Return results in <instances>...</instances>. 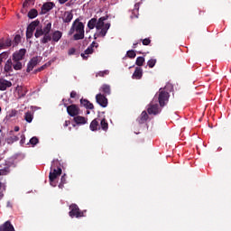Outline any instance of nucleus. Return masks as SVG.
<instances>
[{"instance_id": "42", "label": "nucleus", "mask_w": 231, "mask_h": 231, "mask_svg": "<svg viewBox=\"0 0 231 231\" xmlns=\"http://www.w3.org/2000/svg\"><path fill=\"white\" fill-rule=\"evenodd\" d=\"M9 118H14V116H17V110L15 109H13L9 112V115H8Z\"/></svg>"}, {"instance_id": "24", "label": "nucleus", "mask_w": 231, "mask_h": 231, "mask_svg": "<svg viewBox=\"0 0 231 231\" xmlns=\"http://www.w3.org/2000/svg\"><path fill=\"white\" fill-rule=\"evenodd\" d=\"M80 105L86 109H95V106H93V104L88 99L81 98Z\"/></svg>"}, {"instance_id": "14", "label": "nucleus", "mask_w": 231, "mask_h": 231, "mask_svg": "<svg viewBox=\"0 0 231 231\" xmlns=\"http://www.w3.org/2000/svg\"><path fill=\"white\" fill-rule=\"evenodd\" d=\"M61 19H62L63 23H65L66 24H69V22L73 21V12L65 11Z\"/></svg>"}, {"instance_id": "27", "label": "nucleus", "mask_w": 231, "mask_h": 231, "mask_svg": "<svg viewBox=\"0 0 231 231\" xmlns=\"http://www.w3.org/2000/svg\"><path fill=\"white\" fill-rule=\"evenodd\" d=\"M39 24H41V21L39 20L32 22L27 27V32H32L33 33V32H35V28H37Z\"/></svg>"}, {"instance_id": "46", "label": "nucleus", "mask_w": 231, "mask_h": 231, "mask_svg": "<svg viewBox=\"0 0 231 231\" xmlns=\"http://www.w3.org/2000/svg\"><path fill=\"white\" fill-rule=\"evenodd\" d=\"M88 48H91L93 50L94 48H98V43L97 42H93Z\"/></svg>"}, {"instance_id": "63", "label": "nucleus", "mask_w": 231, "mask_h": 231, "mask_svg": "<svg viewBox=\"0 0 231 231\" xmlns=\"http://www.w3.org/2000/svg\"><path fill=\"white\" fill-rule=\"evenodd\" d=\"M1 111H2V108H1V106H0V113H1Z\"/></svg>"}, {"instance_id": "9", "label": "nucleus", "mask_w": 231, "mask_h": 231, "mask_svg": "<svg viewBox=\"0 0 231 231\" xmlns=\"http://www.w3.org/2000/svg\"><path fill=\"white\" fill-rule=\"evenodd\" d=\"M67 113L69 116H78V115H80V108L79 106L72 104L69 106H67Z\"/></svg>"}, {"instance_id": "23", "label": "nucleus", "mask_w": 231, "mask_h": 231, "mask_svg": "<svg viewBox=\"0 0 231 231\" xmlns=\"http://www.w3.org/2000/svg\"><path fill=\"white\" fill-rule=\"evenodd\" d=\"M0 231H15V228H14V226L10 221H6L0 226Z\"/></svg>"}, {"instance_id": "7", "label": "nucleus", "mask_w": 231, "mask_h": 231, "mask_svg": "<svg viewBox=\"0 0 231 231\" xmlns=\"http://www.w3.org/2000/svg\"><path fill=\"white\" fill-rule=\"evenodd\" d=\"M69 216L70 217H84V211H80V208L77 204H71L69 206Z\"/></svg>"}, {"instance_id": "39", "label": "nucleus", "mask_w": 231, "mask_h": 231, "mask_svg": "<svg viewBox=\"0 0 231 231\" xmlns=\"http://www.w3.org/2000/svg\"><path fill=\"white\" fill-rule=\"evenodd\" d=\"M126 55L129 57V59H134V57H136V52L131 50L127 51Z\"/></svg>"}, {"instance_id": "38", "label": "nucleus", "mask_w": 231, "mask_h": 231, "mask_svg": "<svg viewBox=\"0 0 231 231\" xmlns=\"http://www.w3.org/2000/svg\"><path fill=\"white\" fill-rule=\"evenodd\" d=\"M106 75H109V70L99 71L96 74V77H106Z\"/></svg>"}, {"instance_id": "44", "label": "nucleus", "mask_w": 231, "mask_h": 231, "mask_svg": "<svg viewBox=\"0 0 231 231\" xmlns=\"http://www.w3.org/2000/svg\"><path fill=\"white\" fill-rule=\"evenodd\" d=\"M143 46H149L151 44V39L149 38H146V39H143V40H141Z\"/></svg>"}, {"instance_id": "11", "label": "nucleus", "mask_w": 231, "mask_h": 231, "mask_svg": "<svg viewBox=\"0 0 231 231\" xmlns=\"http://www.w3.org/2000/svg\"><path fill=\"white\" fill-rule=\"evenodd\" d=\"M39 64V57L35 56L30 60V61L27 64V73H30V71H33V68Z\"/></svg>"}, {"instance_id": "30", "label": "nucleus", "mask_w": 231, "mask_h": 231, "mask_svg": "<svg viewBox=\"0 0 231 231\" xmlns=\"http://www.w3.org/2000/svg\"><path fill=\"white\" fill-rule=\"evenodd\" d=\"M88 28H89V30H94L95 28H97V18H91L88 21Z\"/></svg>"}, {"instance_id": "29", "label": "nucleus", "mask_w": 231, "mask_h": 231, "mask_svg": "<svg viewBox=\"0 0 231 231\" xmlns=\"http://www.w3.org/2000/svg\"><path fill=\"white\" fill-rule=\"evenodd\" d=\"M93 49H91V47H88L87 50H85L84 53H81V57L83 59V60H88V55H91V53H93Z\"/></svg>"}, {"instance_id": "57", "label": "nucleus", "mask_w": 231, "mask_h": 231, "mask_svg": "<svg viewBox=\"0 0 231 231\" xmlns=\"http://www.w3.org/2000/svg\"><path fill=\"white\" fill-rule=\"evenodd\" d=\"M136 46H138V42H135V43L133 44L134 49L136 48Z\"/></svg>"}, {"instance_id": "20", "label": "nucleus", "mask_w": 231, "mask_h": 231, "mask_svg": "<svg viewBox=\"0 0 231 231\" xmlns=\"http://www.w3.org/2000/svg\"><path fill=\"white\" fill-rule=\"evenodd\" d=\"M75 124H77V125H84L86 124H88V119H86V117L82 116H76L73 118Z\"/></svg>"}, {"instance_id": "15", "label": "nucleus", "mask_w": 231, "mask_h": 231, "mask_svg": "<svg viewBox=\"0 0 231 231\" xmlns=\"http://www.w3.org/2000/svg\"><path fill=\"white\" fill-rule=\"evenodd\" d=\"M5 142L9 145H12V143H14V142H19V136L14 134V131L11 130L8 137L5 139Z\"/></svg>"}, {"instance_id": "52", "label": "nucleus", "mask_w": 231, "mask_h": 231, "mask_svg": "<svg viewBox=\"0 0 231 231\" xmlns=\"http://www.w3.org/2000/svg\"><path fill=\"white\" fill-rule=\"evenodd\" d=\"M69 124H71V121H69V120L65 121L63 126H64V127H68V125H69Z\"/></svg>"}, {"instance_id": "41", "label": "nucleus", "mask_w": 231, "mask_h": 231, "mask_svg": "<svg viewBox=\"0 0 231 231\" xmlns=\"http://www.w3.org/2000/svg\"><path fill=\"white\" fill-rule=\"evenodd\" d=\"M48 68L47 64L42 65V67L38 68L37 69L34 70V73H39L41 71H43V69H46Z\"/></svg>"}, {"instance_id": "21", "label": "nucleus", "mask_w": 231, "mask_h": 231, "mask_svg": "<svg viewBox=\"0 0 231 231\" xmlns=\"http://www.w3.org/2000/svg\"><path fill=\"white\" fill-rule=\"evenodd\" d=\"M90 131H98L100 129V118H96L90 123Z\"/></svg>"}, {"instance_id": "22", "label": "nucleus", "mask_w": 231, "mask_h": 231, "mask_svg": "<svg viewBox=\"0 0 231 231\" xmlns=\"http://www.w3.org/2000/svg\"><path fill=\"white\" fill-rule=\"evenodd\" d=\"M99 91H101V93H103L105 97H107L108 95H111V86L107 84H103L99 88Z\"/></svg>"}, {"instance_id": "54", "label": "nucleus", "mask_w": 231, "mask_h": 231, "mask_svg": "<svg viewBox=\"0 0 231 231\" xmlns=\"http://www.w3.org/2000/svg\"><path fill=\"white\" fill-rule=\"evenodd\" d=\"M21 128L19 127V126H14V132L15 133H19V130H20Z\"/></svg>"}, {"instance_id": "12", "label": "nucleus", "mask_w": 231, "mask_h": 231, "mask_svg": "<svg viewBox=\"0 0 231 231\" xmlns=\"http://www.w3.org/2000/svg\"><path fill=\"white\" fill-rule=\"evenodd\" d=\"M143 77V69L141 67H136L132 75L134 80H140Z\"/></svg>"}, {"instance_id": "18", "label": "nucleus", "mask_w": 231, "mask_h": 231, "mask_svg": "<svg viewBox=\"0 0 231 231\" xmlns=\"http://www.w3.org/2000/svg\"><path fill=\"white\" fill-rule=\"evenodd\" d=\"M12 46V40L5 38L0 39V50H6V48H10Z\"/></svg>"}, {"instance_id": "17", "label": "nucleus", "mask_w": 231, "mask_h": 231, "mask_svg": "<svg viewBox=\"0 0 231 231\" xmlns=\"http://www.w3.org/2000/svg\"><path fill=\"white\" fill-rule=\"evenodd\" d=\"M51 39H52V44H55V42H59L60 39H62V32L60 31H54L51 33Z\"/></svg>"}, {"instance_id": "61", "label": "nucleus", "mask_w": 231, "mask_h": 231, "mask_svg": "<svg viewBox=\"0 0 231 231\" xmlns=\"http://www.w3.org/2000/svg\"><path fill=\"white\" fill-rule=\"evenodd\" d=\"M64 106H65V107H68V104L64 103Z\"/></svg>"}, {"instance_id": "60", "label": "nucleus", "mask_w": 231, "mask_h": 231, "mask_svg": "<svg viewBox=\"0 0 231 231\" xmlns=\"http://www.w3.org/2000/svg\"><path fill=\"white\" fill-rule=\"evenodd\" d=\"M2 187H3V183L0 182V190H1Z\"/></svg>"}, {"instance_id": "48", "label": "nucleus", "mask_w": 231, "mask_h": 231, "mask_svg": "<svg viewBox=\"0 0 231 231\" xmlns=\"http://www.w3.org/2000/svg\"><path fill=\"white\" fill-rule=\"evenodd\" d=\"M32 37H33V32L26 30V38L32 39Z\"/></svg>"}, {"instance_id": "51", "label": "nucleus", "mask_w": 231, "mask_h": 231, "mask_svg": "<svg viewBox=\"0 0 231 231\" xmlns=\"http://www.w3.org/2000/svg\"><path fill=\"white\" fill-rule=\"evenodd\" d=\"M77 97V92L75 90L70 92V98H76Z\"/></svg>"}, {"instance_id": "58", "label": "nucleus", "mask_w": 231, "mask_h": 231, "mask_svg": "<svg viewBox=\"0 0 231 231\" xmlns=\"http://www.w3.org/2000/svg\"><path fill=\"white\" fill-rule=\"evenodd\" d=\"M26 96V92H24V93H23L22 95H21V97H25Z\"/></svg>"}, {"instance_id": "16", "label": "nucleus", "mask_w": 231, "mask_h": 231, "mask_svg": "<svg viewBox=\"0 0 231 231\" xmlns=\"http://www.w3.org/2000/svg\"><path fill=\"white\" fill-rule=\"evenodd\" d=\"M8 88H12V81H8L5 79H0V91H6Z\"/></svg>"}, {"instance_id": "34", "label": "nucleus", "mask_w": 231, "mask_h": 231, "mask_svg": "<svg viewBox=\"0 0 231 231\" xmlns=\"http://www.w3.org/2000/svg\"><path fill=\"white\" fill-rule=\"evenodd\" d=\"M64 185H66V174H63L60 179V182L59 184V189H64Z\"/></svg>"}, {"instance_id": "10", "label": "nucleus", "mask_w": 231, "mask_h": 231, "mask_svg": "<svg viewBox=\"0 0 231 231\" xmlns=\"http://www.w3.org/2000/svg\"><path fill=\"white\" fill-rule=\"evenodd\" d=\"M96 102L101 106V107H107V97L106 95L99 93L96 96Z\"/></svg>"}, {"instance_id": "47", "label": "nucleus", "mask_w": 231, "mask_h": 231, "mask_svg": "<svg viewBox=\"0 0 231 231\" xmlns=\"http://www.w3.org/2000/svg\"><path fill=\"white\" fill-rule=\"evenodd\" d=\"M88 48H91L93 50L94 48H98V43L97 42H93Z\"/></svg>"}, {"instance_id": "3", "label": "nucleus", "mask_w": 231, "mask_h": 231, "mask_svg": "<svg viewBox=\"0 0 231 231\" xmlns=\"http://www.w3.org/2000/svg\"><path fill=\"white\" fill-rule=\"evenodd\" d=\"M60 163H59V160H53L52 164L51 166V171L49 173L50 184L51 187H57V182L55 180L62 174V169L59 167Z\"/></svg>"}, {"instance_id": "62", "label": "nucleus", "mask_w": 231, "mask_h": 231, "mask_svg": "<svg viewBox=\"0 0 231 231\" xmlns=\"http://www.w3.org/2000/svg\"><path fill=\"white\" fill-rule=\"evenodd\" d=\"M2 173H3V171L0 170V176H1Z\"/></svg>"}, {"instance_id": "55", "label": "nucleus", "mask_w": 231, "mask_h": 231, "mask_svg": "<svg viewBox=\"0 0 231 231\" xmlns=\"http://www.w3.org/2000/svg\"><path fill=\"white\" fill-rule=\"evenodd\" d=\"M4 197H5V194L0 191V200L3 199Z\"/></svg>"}, {"instance_id": "2", "label": "nucleus", "mask_w": 231, "mask_h": 231, "mask_svg": "<svg viewBox=\"0 0 231 231\" xmlns=\"http://www.w3.org/2000/svg\"><path fill=\"white\" fill-rule=\"evenodd\" d=\"M107 19H109V16L106 15L97 20L96 22L97 33L94 35L95 39H97V37H104L105 35L107 34V31L109 30V28H111V23H104V21H107Z\"/></svg>"}, {"instance_id": "1", "label": "nucleus", "mask_w": 231, "mask_h": 231, "mask_svg": "<svg viewBox=\"0 0 231 231\" xmlns=\"http://www.w3.org/2000/svg\"><path fill=\"white\" fill-rule=\"evenodd\" d=\"M76 32V33H75ZM73 33H75L73 35ZM84 23L80 22V18H77L69 31V35H73L74 41H82L84 39Z\"/></svg>"}, {"instance_id": "5", "label": "nucleus", "mask_w": 231, "mask_h": 231, "mask_svg": "<svg viewBox=\"0 0 231 231\" xmlns=\"http://www.w3.org/2000/svg\"><path fill=\"white\" fill-rule=\"evenodd\" d=\"M170 97H171V95L169 94V92L165 91V88H160L157 94V99H158L160 107H165V106H167V104L169 103Z\"/></svg>"}, {"instance_id": "25", "label": "nucleus", "mask_w": 231, "mask_h": 231, "mask_svg": "<svg viewBox=\"0 0 231 231\" xmlns=\"http://www.w3.org/2000/svg\"><path fill=\"white\" fill-rule=\"evenodd\" d=\"M149 120V115L147 111H143L139 118H137L138 124H145Z\"/></svg>"}, {"instance_id": "53", "label": "nucleus", "mask_w": 231, "mask_h": 231, "mask_svg": "<svg viewBox=\"0 0 231 231\" xmlns=\"http://www.w3.org/2000/svg\"><path fill=\"white\" fill-rule=\"evenodd\" d=\"M60 5H64L66 3H68L69 0H58Z\"/></svg>"}, {"instance_id": "31", "label": "nucleus", "mask_w": 231, "mask_h": 231, "mask_svg": "<svg viewBox=\"0 0 231 231\" xmlns=\"http://www.w3.org/2000/svg\"><path fill=\"white\" fill-rule=\"evenodd\" d=\"M37 15H39V12L37 11V9H31L28 12L29 19H35V17H37Z\"/></svg>"}, {"instance_id": "4", "label": "nucleus", "mask_w": 231, "mask_h": 231, "mask_svg": "<svg viewBox=\"0 0 231 231\" xmlns=\"http://www.w3.org/2000/svg\"><path fill=\"white\" fill-rule=\"evenodd\" d=\"M25 55L26 49H21L13 53L11 60L14 62V69L15 71H21L23 69V62L21 60H24Z\"/></svg>"}, {"instance_id": "13", "label": "nucleus", "mask_w": 231, "mask_h": 231, "mask_svg": "<svg viewBox=\"0 0 231 231\" xmlns=\"http://www.w3.org/2000/svg\"><path fill=\"white\" fill-rule=\"evenodd\" d=\"M5 73H12L14 71V60L12 58L8 59L4 66Z\"/></svg>"}, {"instance_id": "26", "label": "nucleus", "mask_w": 231, "mask_h": 231, "mask_svg": "<svg viewBox=\"0 0 231 231\" xmlns=\"http://www.w3.org/2000/svg\"><path fill=\"white\" fill-rule=\"evenodd\" d=\"M99 122H100V125H99L100 129L107 133V130L109 129V123H107V120L106 119V117L99 119Z\"/></svg>"}, {"instance_id": "59", "label": "nucleus", "mask_w": 231, "mask_h": 231, "mask_svg": "<svg viewBox=\"0 0 231 231\" xmlns=\"http://www.w3.org/2000/svg\"><path fill=\"white\" fill-rule=\"evenodd\" d=\"M70 5H71V4H69V3L66 4V6H70Z\"/></svg>"}, {"instance_id": "56", "label": "nucleus", "mask_w": 231, "mask_h": 231, "mask_svg": "<svg viewBox=\"0 0 231 231\" xmlns=\"http://www.w3.org/2000/svg\"><path fill=\"white\" fill-rule=\"evenodd\" d=\"M5 60H3V58H1L0 57V66H3V61H4Z\"/></svg>"}, {"instance_id": "28", "label": "nucleus", "mask_w": 231, "mask_h": 231, "mask_svg": "<svg viewBox=\"0 0 231 231\" xmlns=\"http://www.w3.org/2000/svg\"><path fill=\"white\" fill-rule=\"evenodd\" d=\"M42 35H43V37L41 39L42 44H48L50 42H52L51 34H50V32L44 33Z\"/></svg>"}, {"instance_id": "6", "label": "nucleus", "mask_w": 231, "mask_h": 231, "mask_svg": "<svg viewBox=\"0 0 231 231\" xmlns=\"http://www.w3.org/2000/svg\"><path fill=\"white\" fill-rule=\"evenodd\" d=\"M51 32V22L45 23L43 28H37L34 33V37L39 39V37H42L44 33H50Z\"/></svg>"}, {"instance_id": "32", "label": "nucleus", "mask_w": 231, "mask_h": 231, "mask_svg": "<svg viewBox=\"0 0 231 231\" xmlns=\"http://www.w3.org/2000/svg\"><path fill=\"white\" fill-rule=\"evenodd\" d=\"M145 63V58L139 56L136 58L135 64L138 66V68H142L143 64Z\"/></svg>"}, {"instance_id": "19", "label": "nucleus", "mask_w": 231, "mask_h": 231, "mask_svg": "<svg viewBox=\"0 0 231 231\" xmlns=\"http://www.w3.org/2000/svg\"><path fill=\"white\" fill-rule=\"evenodd\" d=\"M55 6V4L53 2H47L43 4L42 6V14H47V12H50V10H52V8Z\"/></svg>"}, {"instance_id": "49", "label": "nucleus", "mask_w": 231, "mask_h": 231, "mask_svg": "<svg viewBox=\"0 0 231 231\" xmlns=\"http://www.w3.org/2000/svg\"><path fill=\"white\" fill-rule=\"evenodd\" d=\"M75 51H77V50L75 48H70L68 51L69 55H75Z\"/></svg>"}, {"instance_id": "35", "label": "nucleus", "mask_w": 231, "mask_h": 231, "mask_svg": "<svg viewBox=\"0 0 231 231\" xmlns=\"http://www.w3.org/2000/svg\"><path fill=\"white\" fill-rule=\"evenodd\" d=\"M30 5H35V0H25L23 2V8H28V6H30Z\"/></svg>"}, {"instance_id": "8", "label": "nucleus", "mask_w": 231, "mask_h": 231, "mask_svg": "<svg viewBox=\"0 0 231 231\" xmlns=\"http://www.w3.org/2000/svg\"><path fill=\"white\" fill-rule=\"evenodd\" d=\"M161 111L162 110L160 109V105H158V103L154 104V101H152L149 104L148 109H147L148 114L156 116V115H160Z\"/></svg>"}, {"instance_id": "37", "label": "nucleus", "mask_w": 231, "mask_h": 231, "mask_svg": "<svg viewBox=\"0 0 231 231\" xmlns=\"http://www.w3.org/2000/svg\"><path fill=\"white\" fill-rule=\"evenodd\" d=\"M147 66L149 68H153L154 66H156V59L149 60L148 62H147Z\"/></svg>"}, {"instance_id": "50", "label": "nucleus", "mask_w": 231, "mask_h": 231, "mask_svg": "<svg viewBox=\"0 0 231 231\" xmlns=\"http://www.w3.org/2000/svg\"><path fill=\"white\" fill-rule=\"evenodd\" d=\"M24 142H26V136L24 134H22L21 140H20L21 145H23L24 143Z\"/></svg>"}, {"instance_id": "40", "label": "nucleus", "mask_w": 231, "mask_h": 231, "mask_svg": "<svg viewBox=\"0 0 231 231\" xmlns=\"http://www.w3.org/2000/svg\"><path fill=\"white\" fill-rule=\"evenodd\" d=\"M143 0H140L139 2H137L135 5H134V10H133V12L134 13V12H138V10H140V5H142V2H143Z\"/></svg>"}, {"instance_id": "36", "label": "nucleus", "mask_w": 231, "mask_h": 231, "mask_svg": "<svg viewBox=\"0 0 231 231\" xmlns=\"http://www.w3.org/2000/svg\"><path fill=\"white\" fill-rule=\"evenodd\" d=\"M29 143H31V145H37V143H39V138L35 136L31 138ZM29 143H27V145H29Z\"/></svg>"}, {"instance_id": "43", "label": "nucleus", "mask_w": 231, "mask_h": 231, "mask_svg": "<svg viewBox=\"0 0 231 231\" xmlns=\"http://www.w3.org/2000/svg\"><path fill=\"white\" fill-rule=\"evenodd\" d=\"M8 55H9L8 51H4V52L0 53V57L4 60H6V59H8Z\"/></svg>"}, {"instance_id": "45", "label": "nucleus", "mask_w": 231, "mask_h": 231, "mask_svg": "<svg viewBox=\"0 0 231 231\" xmlns=\"http://www.w3.org/2000/svg\"><path fill=\"white\" fill-rule=\"evenodd\" d=\"M14 42L15 44H19V42H21V35H20V34H16V35L14 36Z\"/></svg>"}, {"instance_id": "33", "label": "nucleus", "mask_w": 231, "mask_h": 231, "mask_svg": "<svg viewBox=\"0 0 231 231\" xmlns=\"http://www.w3.org/2000/svg\"><path fill=\"white\" fill-rule=\"evenodd\" d=\"M24 120H26L28 122V124H32V122L33 120V115L32 114V112L25 113Z\"/></svg>"}]
</instances>
